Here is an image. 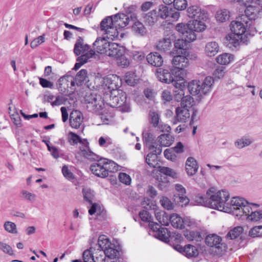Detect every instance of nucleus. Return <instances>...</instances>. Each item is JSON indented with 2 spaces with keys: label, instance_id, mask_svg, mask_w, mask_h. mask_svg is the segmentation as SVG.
<instances>
[{
  "label": "nucleus",
  "instance_id": "14",
  "mask_svg": "<svg viewBox=\"0 0 262 262\" xmlns=\"http://www.w3.org/2000/svg\"><path fill=\"white\" fill-rule=\"evenodd\" d=\"M104 251L107 259L119 260L121 258V255L123 253L120 246H118V248H116L115 245L114 244L107 248H105Z\"/></svg>",
  "mask_w": 262,
  "mask_h": 262
},
{
  "label": "nucleus",
  "instance_id": "25",
  "mask_svg": "<svg viewBox=\"0 0 262 262\" xmlns=\"http://www.w3.org/2000/svg\"><path fill=\"white\" fill-rule=\"evenodd\" d=\"M173 39L170 37H165L162 40L159 41L156 45V48L158 50L166 52L169 51L172 47V40Z\"/></svg>",
  "mask_w": 262,
  "mask_h": 262
},
{
  "label": "nucleus",
  "instance_id": "46",
  "mask_svg": "<svg viewBox=\"0 0 262 262\" xmlns=\"http://www.w3.org/2000/svg\"><path fill=\"white\" fill-rule=\"evenodd\" d=\"M113 244L110 241L106 236L104 235H101L99 236L98 239V245L100 248V250L104 251L105 248H107L108 247L111 246Z\"/></svg>",
  "mask_w": 262,
  "mask_h": 262
},
{
  "label": "nucleus",
  "instance_id": "26",
  "mask_svg": "<svg viewBox=\"0 0 262 262\" xmlns=\"http://www.w3.org/2000/svg\"><path fill=\"white\" fill-rule=\"evenodd\" d=\"M69 79H71V85L72 86H74L75 84H76V81L75 80V78H73L72 76L66 75L62 77H60L58 80V90L61 93L65 95H67L68 91L67 90L66 88H64V90L62 89V85L64 83H66L67 82L69 81Z\"/></svg>",
  "mask_w": 262,
  "mask_h": 262
},
{
  "label": "nucleus",
  "instance_id": "49",
  "mask_svg": "<svg viewBox=\"0 0 262 262\" xmlns=\"http://www.w3.org/2000/svg\"><path fill=\"white\" fill-rule=\"evenodd\" d=\"M95 55V51L91 50L85 54H81V56L77 57L76 61L82 62L84 64L88 61L89 58L93 57Z\"/></svg>",
  "mask_w": 262,
  "mask_h": 262
},
{
  "label": "nucleus",
  "instance_id": "18",
  "mask_svg": "<svg viewBox=\"0 0 262 262\" xmlns=\"http://www.w3.org/2000/svg\"><path fill=\"white\" fill-rule=\"evenodd\" d=\"M198 168L197 161L193 157H188L185 163V170L187 174L189 176H193L196 173Z\"/></svg>",
  "mask_w": 262,
  "mask_h": 262
},
{
  "label": "nucleus",
  "instance_id": "59",
  "mask_svg": "<svg viewBox=\"0 0 262 262\" xmlns=\"http://www.w3.org/2000/svg\"><path fill=\"white\" fill-rule=\"evenodd\" d=\"M161 205L167 210H171L173 209V204L171 201L166 196H163L160 200Z\"/></svg>",
  "mask_w": 262,
  "mask_h": 262
},
{
  "label": "nucleus",
  "instance_id": "39",
  "mask_svg": "<svg viewBox=\"0 0 262 262\" xmlns=\"http://www.w3.org/2000/svg\"><path fill=\"white\" fill-rule=\"evenodd\" d=\"M156 219L159 223L163 226H167L169 225V215L165 211H160L155 213Z\"/></svg>",
  "mask_w": 262,
  "mask_h": 262
},
{
  "label": "nucleus",
  "instance_id": "61",
  "mask_svg": "<svg viewBox=\"0 0 262 262\" xmlns=\"http://www.w3.org/2000/svg\"><path fill=\"white\" fill-rule=\"evenodd\" d=\"M83 39L81 37H78V39L77 40L74 48V53L76 56H79L80 55V52L79 51V48H82L83 45H84L83 43Z\"/></svg>",
  "mask_w": 262,
  "mask_h": 262
},
{
  "label": "nucleus",
  "instance_id": "36",
  "mask_svg": "<svg viewBox=\"0 0 262 262\" xmlns=\"http://www.w3.org/2000/svg\"><path fill=\"white\" fill-rule=\"evenodd\" d=\"M157 140L161 145L167 147L172 143L174 138L169 134H163L160 135Z\"/></svg>",
  "mask_w": 262,
  "mask_h": 262
},
{
  "label": "nucleus",
  "instance_id": "16",
  "mask_svg": "<svg viewBox=\"0 0 262 262\" xmlns=\"http://www.w3.org/2000/svg\"><path fill=\"white\" fill-rule=\"evenodd\" d=\"M105 37H98L93 43V47L96 51L100 54H105L111 43Z\"/></svg>",
  "mask_w": 262,
  "mask_h": 262
},
{
  "label": "nucleus",
  "instance_id": "7",
  "mask_svg": "<svg viewBox=\"0 0 262 262\" xmlns=\"http://www.w3.org/2000/svg\"><path fill=\"white\" fill-rule=\"evenodd\" d=\"M205 242L208 246L215 248V252L217 254L222 255L227 249V244L223 243L222 237L215 234L206 236Z\"/></svg>",
  "mask_w": 262,
  "mask_h": 262
},
{
  "label": "nucleus",
  "instance_id": "52",
  "mask_svg": "<svg viewBox=\"0 0 262 262\" xmlns=\"http://www.w3.org/2000/svg\"><path fill=\"white\" fill-rule=\"evenodd\" d=\"M249 236L251 237L262 236V225L253 227L249 232Z\"/></svg>",
  "mask_w": 262,
  "mask_h": 262
},
{
  "label": "nucleus",
  "instance_id": "42",
  "mask_svg": "<svg viewBox=\"0 0 262 262\" xmlns=\"http://www.w3.org/2000/svg\"><path fill=\"white\" fill-rule=\"evenodd\" d=\"M215 17L217 21L223 23L228 20L230 17V13L227 9H222L217 11Z\"/></svg>",
  "mask_w": 262,
  "mask_h": 262
},
{
  "label": "nucleus",
  "instance_id": "22",
  "mask_svg": "<svg viewBox=\"0 0 262 262\" xmlns=\"http://www.w3.org/2000/svg\"><path fill=\"white\" fill-rule=\"evenodd\" d=\"M156 75L159 81L165 83H170L174 77L168 70L161 68L157 70Z\"/></svg>",
  "mask_w": 262,
  "mask_h": 262
},
{
  "label": "nucleus",
  "instance_id": "3",
  "mask_svg": "<svg viewBox=\"0 0 262 262\" xmlns=\"http://www.w3.org/2000/svg\"><path fill=\"white\" fill-rule=\"evenodd\" d=\"M228 192L225 190L216 191L214 187H211L206 192V195L198 194L195 196L194 201L197 205L217 209L220 211H230Z\"/></svg>",
  "mask_w": 262,
  "mask_h": 262
},
{
  "label": "nucleus",
  "instance_id": "58",
  "mask_svg": "<svg viewBox=\"0 0 262 262\" xmlns=\"http://www.w3.org/2000/svg\"><path fill=\"white\" fill-rule=\"evenodd\" d=\"M139 215L141 220L144 222L150 223L151 222V219L152 220L151 216L147 210H141L139 213Z\"/></svg>",
  "mask_w": 262,
  "mask_h": 262
},
{
  "label": "nucleus",
  "instance_id": "47",
  "mask_svg": "<svg viewBox=\"0 0 262 262\" xmlns=\"http://www.w3.org/2000/svg\"><path fill=\"white\" fill-rule=\"evenodd\" d=\"M82 192L84 200L90 204H92L93 200L95 197L94 191L90 188H84L82 190Z\"/></svg>",
  "mask_w": 262,
  "mask_h": 262
},
{
  "label": "nucleus",
  "instance_id": "23",
  "mask_svg": "<svg viewBox=\"0 0 262 262\" xmlns=\"http://www.w3.org/2000/svg\"><path fill=\"white\" fill-rule=\"evenodd\" d=\"M102 160L98 163H94L90 166V170L92 172L98 177L104 178L106 177V172Z\"/></svg>",
  "mask_w": 262,
  "mask_h": 262
},
{
  "label": "nucleus",
  "instance_id": "17",
  "mask_svg": "<svg viewBox=\"0 0 262 262\" xmlns=\"http://www.w3.org/2000/svg\"><path fill=\"white\" fill-rule=\"evenodd\" d=\"M125 49L123 47L119 44L111 42L105 54L116 59V57H118L119 55H121V54H123Z\"/></svg>",
  "mask_w": 262,
  "mask_h": 262
},
{
  "label": "nucleus",
  "instance_id": "19",
  "mask_svg": "<svg viewBox=\"0 0 262 262\" xmlns=\"http://www.w3.org/2000/svg\"><path fill=\"white\" fill-rule=\"evenodd\" d=\"M228 203L230 210L225 211V212H234V211H237L238 210L240 211V209L242 207V206L244 205V203L249 204V203L247 201L245 200L243 198L238 196L232 198L230 202Z\"/></svg>",
  "mask_w": 262,
  "mask_h": 262
},
{
  "label": "nucleus",
  "instance_id": "33",
  "mask_svg": "<svg viewBox=\"0 0 262 262\" xmlns=\"http://www.w3.org/2000/svg\"><path fill=\"white\" fill-rule=\"evenodd\" d=\"M219 51L218 43L215 41H211L207 43L205 47V53L208 56H215Z\"/></svg>",
  "mask_w": 262,
  "mask_h": 262
},
{
  "label": "nucleus",
  "instance_id": "45",
  "mask_svg": "<svg viewBox=\"0 0 262 262\" xmlns=\"http://www.w3.org/2000/svg\"><path fill=\"white\" fill-rule=\"evenodd\" d=\"M88 71L85 69H82L79 71L76 74L75 77V80L76 85L81 86L83 84L84 81L86 80L87 78Z\"/></svg>",
  "mask_w": 262,
  "mask_h": 262
},
{
  "label": "nucleus",
  "instance_id": "54",
  "mask_svg": "<svg viewBox=\"0 0 262 262\" xmlns=\"http://www.w3.org/2000/svg\"><path fill=\"white\" fill-rule=\"evenodd\" d=\"M93 248L92 247H90L89 249H88L84 251L82 254L83 260L86 262H91L93 261V259L94 258L93 253Z\"/></svg>",
  "mask_w": 262,
  "mask_h": 262
},
{
  "label": "nucleus",
  "instance_id": "2",
  "mask_svg": "<svg viewBox=\"0 0 262 262\" xmlns=\"http://www.w3.org/2000/svg\"><path fill=\"white\" fill-rule=\"evenodd\" d=\"M186 15L193 19L192 23L189 21L187 24L179 23L176 26V29L179 32L186 34L189 40H195L196 38V32H200L205 29L204 21L208 18L207 11L198 5H190L186 10Z\"/></svg>",
  "mask_w": 262,
  "mask_h": 262
},
{
  "label": "nucleus",
  "instance_id": "24",
  "mask_svg": "<svg viewBox=\"0 0 262 262\" xmlns=\"http://www.w3.org/2000/svg\"><path fill=\"white\" fill-rule=\"evenodd\" d=\"M69 120L72 127L78 128L83 122L82 115L80 112L75 111L71 113Z\"/></svg>",
  "mask_w": 262,
  "mask_h": 262
},
{
  "label": "nucleus",
  "instance_id": "40",
  "mask_svg": "<svg viewBox=\"0 0 262 262\" xmlns=\"http://www.w3.org/2000/svg\"><path fill=\"white\" fill-rule=\"evenodd\" d=\"M169 222L175 228H183V219L177 214H172L169 217Z\"/></svg>",
  "mask_w": 262,
  "mask_h": 262
},
{
  "label": "nucleus",
  "instance_id": "27",
  "mask_svg": "<svg viewBox=\"0 0 262 262\" xmlns=\"http://www.w3.org/2000/svg\"><path fill=\"white\" fill-rule=\"evenodd\" d=\"M103 163L105 168L104 170L106 172V177L109 176V173H114L118 171L119 169V165L112 160L108 159H103Z\"/></svg>",
  "mask_w": 262,
  "mask_h": 262
},
{
  "label": "nucleus",
  "instance_id": "9",
  "mask_svg": "<svg viewBox=\"0 0 262 262\" xmlns=\"http://www.w3.org/2000/svg\"><path fill=\"white\" fill-rule=\"evenodd\" d=\"M157 15L158 18L165 19L168 17H171L173 19L177 20L180 17V12L173 11L171 8L164 5H160L156 9Z\"/></svg>",
  "mask_w": 262,
  "mask_h": 262
},
{
  "label": "nucleus",
  "instance_id": "51",
  "mask_svg": "<svg viewBox=\"0 0 262 262\" xmlns=\"http://www.w3.org/2000/svg\"><path fill=\"white\" fill-rule=\"evenodd\" d=\"M159 168L160 173L165 176H169L173 178L177 177V173L171 168L164 166H159Z\"/></svg>",
  "mask_w": 262,
  "mask_h": 262
},
{
  "label": "nucleus",
  "instance_id": "21",
  "mask_svg": "<svg viewBox=\"0 0 262 262\" xmlns=\"http://www.w3.org/2000/svg\"><path fill=\"white\" fill-rule=\"evenodd\" d=\"M146 60L148 63L156 67H161L163 63L162 55L158 52H151L147 55Z\"/></svg>",
  "mask_w": 262,
  "mask_h": 262
},
{
  "label": "nucleus",
  "instance_id": "30",
  "mask_svg": "<svg viewBox=\"0 0 262 262\" xmlns=\"http://www.w3.org/2000/svg\"><path fill=\"white\" fill-rule=\"evenodd\" d=\"M133 22L132 29L136 35L142 36L146 34V29L142 23L137 20Z\"/></svg>",
  "mask_w": 262,
  "mask_h": 262
},
{
  "label": "nucleus",
  "instance_id": "48",
  "mask_svg": "<svg viewBox=\"0 0 262 262\" xmlns=\"http://www.w3.org/2000/svg\"><path fill=\"white\" fill-rule=\"evenodd\" d=\"M193 103L194 100L193 98L189 95H187L185 97H183V99L181 101L180 106L189 110L190 108L193 107Z\"/></svg>",
  "mask_w": 262,
  "mask_h": 262
},
{
  "label": "nucleus",
  "instance_id": "31",
  "mask_svg": "<svg viewBox=\"0 0 262 262\" xmlns=\"http://www.w3.org/2000/svg\"><path fill=\"white\" fill-rule=\"evenodd\" d=\"M234 56L229 53H223L219 55L215 59L217 63L222 65H227L234 60Z\"/></svg>",
  "mask_w": 262,
  "mask_h": 262
},
{
  "label": "nucleus",
  "instance_id": "11",
  "mask_svg": "<svg viewBox=\"0 0 262 262\" xmlns=\"http://www.w3.org/2000/svg\"><path fill=\"white\" fill-rule=\"evenodd\" d=\"M119 77L115 75H108L104 78L103 83L106 88L110 91H120L118 89L120 87L118 84Z\"/></svg>",
  "mask_w": 262,
  "mask_h": 262
},
{
  "label": "nucleus",
  "instance_id": "44",
  "mask_svg": "<svg viewBox=\"0 0 262 262\" xmlns=\"http://www.w3.org/2000/svg\"><path fill=\"white\" fill-rule=\"evenodd\" d=\"M84 100L86 103L89 104H92L93 109L97 110H102V107L101 105H99V107H98V103H97V98L95 95L93 94H90V95H86L84 98Z\"/></svg>",
  "mask_w": 262,
  "mask_h": 262
},
{
  "label": "nucleus",
  "instance_id": "29",
  "mask_svg": "<svg viewBox=\"0 0 262 262\" xmlns=\"http://www.w3.org/2000/svg\"><path fill=\"white\" fill-rule=\"evenodd\" d=\"M11 102L9 103L8 113L11 119V121L13 123V125L12 126L13 133L16 136V107L14 105H12V100H10Z\"/></svg>",
  "mask_w": 262,
  "mask_h": 262
},
{
  "label": "nucleus",
  "instance_id": "60",
  "mask_svg": "<svg viewBox=\"0 0 262 262\" xmlns=\"http://www.w3.org/2000/svg\"><path fill=\"white\" fill-rule=\"evenodd\" d=\"M4 227L5 229L9 233H16V226L13 222L7 221L5 223Z\"/></svg>",
  "mask_w": 262,
  "mask_h": 262
},
{
  "label": "nucleus",
  "instance_id": "64",
  "mask_svg": "<svg viewBox=\"0 0 262 262\" xmlns=\"http://www.w3.org/2000/svg\"><path fill=\"white\" fill-rule=\"evenodd\" d=\"M149 122L152 124V126L154 127L158 126L159 123V116L158 113L155 112H151Z\"/></svg>",
  "mask_w": 262,
  "mask_h": 262
},
{
  "label": "nucleus",
  "instance_id": "13",
  "mask_svg": "<svg viewBox=\"0 0 262 262\" xmlns=\"http://www.w3.org/2000/svg\"><path fill=\"white\" fill-rule=\"evenodd\" d=\"M190 117L189 110L181 106H178L176 109V115L173 118V124L178 122H186Z\"/></svg>",
  "mask_w": 262,
  "mask_h": 262
},
{
  "label": "nucleus",
  "instance_id": "8",
  "mask_svg": "<svg viewBox=\"0 0 262 262\" xmlns=\"http://www.w3.org/2000/svg\"><path fill=\"white\" fill-rule=\"evenodd\" d=\"M129 17L125 14L118 13L115 15L107 16L102 20L101 25L102 27L105 24L118 26L119 28H124L128 24Z\"/></svg>",
  "mask_w": 262,
  "mask_h": 262
},
{
  "label": "nucleus",
  "instance_id": "57",
  "mask_svg": "<svg viewBox=\"0 0 262 262\" xmlns=\"http://www.w3.org/2000/svg\"><path fill=\"white\" fill-rule=\"evenodd\" d=\"M247 219L251 221L257 222L262 219V210L261 211H251Z\"/></svg>",
  "mask_w": 262,
  "mask_h": 262
},
{
  "label": "nucleus",
  "instance_id": "4",
  "mask_svg": "<svg viewBox=\"0 0 262 262\" xmlns=\"http://www.w3.org/2000/svg\"><path fill=\"white\" fill-rule=\"evenodd\" d=\"M182 34L184 39H178L176 40L174 43L173 54H176L172 58V64L176 69L183 70L187 67L189 64V60H194L197 58L196 54L191 52L188 49V43L193 40H189L188 38Z\"/></svg>",
  "mask_w": 262,
  "mask_h": 262
},
{
  "label": "nucleus",
  "instance_id": "62",
  "mask_svg": "<svg viewBox=\"0 0 262 262\" xmlns=\"http://www.w3.org/2000/svg\"><path fill=\"white\" fill-rule=\"evenodd\" d=\"M118 178L120 182L126 185H128L131 183V178L130 176L124 172H120L119 174Z\"/></svg>",
  "mask_w": 262,
  "mask_h": 262
},
{
  "label": "nucleus",
  "instance_id": "1",
  "mask_svg": "<svg viewBox=\"0 0 262 262\" xmlns=\"http://www.w3.org/2000/svg\"><path fill=\"white\" fill-rule=\"evenodd\" d=\"M242 14L230 24L231 33L225 38L226 46L232 50H237L240 45H247L251 37L257 33L256 28L253 23L258 17L260 12L258 6L249 5Z\"/></svg>",
  "mask_w": 262,
  "mask_h": 262
},
{
  "label": "nucleus",
  "instance_id": "50",
  "mask_svg": "<svg viewBox=\"0 0 262 262\" xmlns=\"http://www.w3.org/2000/svg\"><path fill=\"white\" fill-rule=\"evenodd\" d=\"M174 8L177 10H185L188 7V4L187 0H173Z\"/></svg>",
  "mask_w": 262,
  "mask_h": 262
},
{
  "label": "nucleus",
  "instance_id": "20",
  "mask_svg": "<svg viewBox=\"0 0 262 262\" xmlns=\"http://www.w3.org/2000/svg\"><path fill=\"white\" fill-rule=\"evenodd\" d=\"M118 105L117 108L122 113L129 112L131 111L129 103L126 101L127 95L125 92L120 90L119 94Z\"/></svg>",
  "mask_w": 262,
  "mask_h": 262
},
{
  "label": "nucleus",
  "instance_id": "15",
  "mask_svg": "<svg viewBox=\"0 0 262 262\" xmlns=\"http://www.w3.org/2000/svg\"><path fill=\"white\" fill-rule=\"evenodd\" d=\"M104 27H102L100 24V28L101 31L104 32V34H106V37L108 39L114 40V38H117L119 35L116 25H112V24H105L103 25Z\"/></svg>",
  "mask_w": 262,
  "mask_h": 262
},
{
  "label": "nucleus",
  "instance_id": "37",
  "mask_svg": "<svg viewBox=\"0 0 262 262\" xmlns=\"http://www.w3.org/2000/svg\"><path fill=\"white\" fill-rule=\"evenodd\" d=\"M172 200L176 205L181 207L186 206L189 202V199L185 194L178 195L174 194Z\"/></svg>",
  "mask_w": 262,
  "mask_h": 262
},
{
  "label": "nucleus",
  "instance_id": "43",
  "mask_svg": "<svg viewBox=\"0 0 262 262\" xmlns=\"http://www.w3.org/2000/svg\"><path fill=\"white\" fill-rule=\"evenodd\" d=\"M149 152L145 157V162L150 167L155 168L158 164L157 154L154 153L152 150Z\"/></svg>",
  "mask_w": 262,
  "mask_h": 262
},
{
  "label": "nucleus",
  "instance_id": "10",
  "mask_svg": "<svg viewBox=\"0 0 262 262\" xmlns=\"http://www.w3.org/2000/svg\"><path fill=\"white\" fill-rule=\"evenodd\" d=\"M174 250L182 253L187 257H196L199 254L198 249L194 246L188 244L183 247L180 244L174 246Z\"/></svg>",
  "mask_w": 262,
  "mask_h": 262
},
{
  "label": "nucleus",
  "instance_id": "6",
  "mask_svg": "<svg viewBox=\"0 0 262 262\" xmlns=\"http://www.w3.org/2000/svg\"><path fill=\"white\" fill-rule=\"evenodd\" d=\"M158 236L160 237L159 240L168 244L169 245L172 246L174 249V246L179 244L183 240V237L181 234L170 232L167 228H162V230L159 232Z\"/></svg>",
  "mask_w": 262,
  "mask_h": 262
},
{
  "label": "nucleus",
  "instance_id": "12",
  "mask_svg": "<svg viewBox=\"0 0 262 262\" xmlns=\"http://www.w3.org/2000/svg\"><path fill=\"white\" fill-rule=\"evenodd\" d=\"M119 91H113L112 92L106 93L104 95L102 102L104 105L106 103L111 107H117L118 105Z\"/></svg>",
  "mask_w": 262,
  "mask_h": 262
},
{
  "label": "nucleus",
  "instance_id": "41",
  "mask_svg": "<svg viewBox=\"0 0 262 262\" xmlns=\"http://www.w3.org/2000/svg\"><path fill=\"white\" fill-rule=\"evenodd\" d=\"M127 51L125 49L124 52L121 55H119L118 57H116L118 65L122 68H125L129 65V60L127 57Z\"/></svg>",
  "mask_w": 262,
  "mask_h": 262
},
{
  "label": "nucleus",
  "instance_id": "35",
  "mask_svg": "<svg viewBox=\"0 0 262 262\" xmlns=\"http://www.w3.org/2000/svg\"><path fill=\"white\" fill-rule=\"evenodd\" d=\"M143 17L144 21L146 23H147L150 26L153 25L158 19L156 9L152 10L147 13L143 14Z\"/></svg>",
  "mask_w": 262,
  "mask_h": 262
},
{
  "label": "nucleus",
  "instance_id": "56",
  "mask_svg": "<svg viewBox=\"0 0 262 262\" xmlns=\"http://www.w3.org/2000/svg\"><path fill=\"white\" fill-rule=\"evenodd\" d=\"M249 204H246V203H244V205L242 206V207L241 208L240 211H239V213L236 214V215L242 216L243 215H245L246 216H249L250 215V213H251L252 211V208L248 205Z\"/></svg>",
  "mask_w": 262,
  "mask_h": 262
},
{
  "label": "nucleus",
  "instance_id": "53",
  "mask_svg": "<svg viewBox=\"0 0 262 262\" xmlns=\"http://www.w3.org/2000/svg\"><path fill=\"white\" fill-rule=\"evenodd\" d=\"M68 141L71 145H73L82 142L80 136L73 132L69 133Z\"/></svg>",
  "mask_w": 262,
  "mask_h": 262
},
{
  "label": "nucleus",
  "instance_id": "55",
  "mask_svg": "<svg viewBox=\"0 0 262 262\" xmlns=\"http://www.w3.org/2000/svg\"><path fill=\"white\" fill-rule=\"evenodd\" d=\"M157 180L158 182L157 183V186L159 189L163 190L167 188L168 185V181L166 177H164L163 179L162 176L160 177H158Z\"/></svg>",
  "mask_w": 262,
  "mask_h": 262
},
{
  "label": "nucleus",
  "instance_id": "28",
  "mask_svg": "<svg viewBox=\"0 0 262 262\" xmlns=\"http://www.w3.org/2000/svg\"><path fill=\"white\" fill-rule=\"evenodd\" d=\"M80 150L82 155L90 161H96V163H98L100 160H103L102 158H100L99 155L93 152L88 146Z\"/></svg>",
  "mask_w": 262,
  "mask_h": 262
},
{
  "label": "nucleus",
  "instance_id": "38",
  "mask_svg": "<svg viewBox=\"0 0 262 262\" xmlns=\"http://www.w3.org/2000/svg\"><path fill=\"white\" fill-rule=\"evenodd\" d=\"M244 231L242 226H239L234 227L230 230L227 234L226 237L229 239H234L239 237Z\"/></svg>",
  "mask_w": 262,
  "mask_h": 262
},
{
  "label": "nucleus",
  "instance_id": "32",
  "mask_svg": "<svg viewBox=\"0 0 262 262\" xmlns=\"http://www.w3.org/2000/svg\"><path fill=\"white\" fill-rule=\"evenodd\" d=\"M143 140L149 150L154 149L155 144H156L155 137L150 133H143Z\"/></svg>",
  "mask_w": 262,
  "mask_h": 262
},
{
  "label": "nucleus",
  "instance_id": "34",
  "mask_svg": "<svg viewBox=\"0 0 262 262\" xmlns=\"http://www.w3.org/2000/svg\"><path fill=\"white\" fill-rule=\"evenodd\" d=\"M125 9V13L128 17V23L130 21H134L137 20V12L138 11V7L136 5H132L126 8Z\"/></svg>",
  "mask_w": 262,
  "mask_h": 262
},
{
  "label": "nucleus",
  "instance_id": "5",
  "mask_svg": "<svg viewBox=\"0 0 262 262\" xmlns=\"http://www.w3.org/2000/svg\"><path fill=\"white\" fill-rule=\"evenodd\" d=\"M214 79L211 76H207L203 81L193 80L187 85V89L190 94L193 96H197L201 99L204 96L210 92L212 88Z\"/></svg>",
  "mask_w": 262,
  "mask_h": 262
},
{
  "label": "nucleus",
  "instance_id": "63",
  "mask_svg": "<svg viewBox=\"0 0 262 262\" xmlns=\"http://www.w3.org/2000/svg\"><path fill=\"white\" fill-rule=\"evenodd\" d=\"M106 258L104 251L100 250L95 256H94L93 261L91 262H105Z\"/></svg>",
  "mask_w": 262,
  "mask_h": 262
}]
</instances>
